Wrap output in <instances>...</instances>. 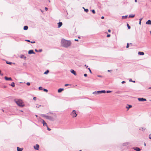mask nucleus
<instances>
[{
	"label": "nucleus",
	"instance_id": "obj_1",
	"mask_svg": "<svg viewBox=\"0 0 151 151\" xmlns=\"http://www.w3.org/2000/svg\"><path fill=\"white\" fill-rule=\"evenodd\" d=\"M71 42L70 40H67L64 39H63L61 41V45L65 47H68L71 45Z\"/></svg>",
	"mask_w": 151,
	"mask_h": 151
},
{
	"label": "nucleus",
	"instance_id": "obj_2",
	"mask_svg": "<svg viewBox=\"0 0 151 151\" xmlns=\"http://www.w3.org/2000/svg\"><path fill=\"white\" fill-rule=\"evenodd\" d=\"M14 101L18 106L20 107H23L24 106V104L21 100L17 99V100L14 99Z\"/></svg>",
	"mask_w": 151,
	"mask_h": 151
},
{
	"label": "nucleus",
	"instance_id": "obj_3",
	"mask_svg": "<svg viewBox=\"0 0 151 151\" xmlns=\"http://www.w3.org/2000/svg\"><path fill=\"white\" fill-rule=\"evenodd\" d=\"M106 91L105 90L99 91H95L93 93V94H99L101 93H105Z\"/></svg>",
	"mask_w": 151,
	"mask_h": 151
},
{
	"label": "nucleus",
	"instance_id": "obj_4",
	"mask_svg": "<svg viewBox=\"0 0 151 151\" xmlns=\"http://www.w3.org/2000/svg\"><path fill=\"white\" fill-rule=\"evenodd\" d=\"M70 114L73 118L75 117L77 115L75 110H73L71 112Z\"/></svg>",
	"mask_w": 151,
	"mask_h": 151
},
{
	"label": "nucleus",
	"instance_id": "obj_5",
	"mask_svg": "<svg viewBox=\"0 0 151 151\" xmlns=\"http://www.w3.org/2000/svg\"><path fill=\"white\" fill-rule=\"evenodd\" d=\"M46 118L50 120L53 121L54 120V118L51 116H46Z\"/></svg>",
	"mask_w": 151,
	"mask_h": 151
},
{
	"label": "nucleus",
	"instance_id": "obj_6",
	"mask_svg": "<svg viewBox=\"0 0 151 151\" xmlns=\"http://www.w3.org/2000/svg\"><path fill=\"white\" fill-rule=\"evenodd\" d=\"M138 100L139 101H146V99H145L143 98H138Z\"/></svg>",
	"mask_w": 151,
	"mask_h": 151
},
{
	"label": "nucleus",
	"instance_id": "obj_7",
	"mask_svg": "<svg viewBox=\"0 0 151 151\" xmlns=\"http://www.w3.org/2000/svg\"><path fill=\"white\" fill-rule=\"evenodd\" d=\"M42 123L43 124V125L44 126H46L47 127V123L45 122V121L43 119H42Z\"/></svg>",
	"mask_w": 151,
	"mask_h": 151
},
{
	"label": "nucleus",
	"instance_id": "obj_8",
	"mask_svg": "<svg viewBox=\"0 0 151 151\" xmlns=\"http://www.w3.org/2000/svg\"><path fill=\"white\" fill-rule=\"evenodd\" d=\"M70 72L72 73L74 75L76 76L77 75V74L76 73V71L73 70L71 69L70 70Z\"/></svg>",
	"mask_w": 151,
	"mask_h": 151
},
{
	"label": "nucleus",
	"instance_id": "obj_9",
	"mask_svg": "<svg viewBox=\"0 0 151 151\" xmlns=\"http://www.w3.org/2000/svg\"><path fill=\"white\" fill-rule=\"evenodd\" d=\"M39 146L38 144H36L35 146H34V147L35 150H38L39 149Z\"/></svg>",
	"mask_w": 151,
	"mask_h": 151
},
{
	"label": "nucleus",
	"instance_id": "obj_10",
	"mask_svg": "<svg viewBox=\"0 0 151 151\" xmlns=\"http://www.w3.org/2000/svg\"><path fill=\"white\" fill-rule=\"evenodd\" d=\"M4 78L6 81H12V80L11 78H8L6 76Z\"/></svg>",
	"mask_w": 151,
	"mask_h": 151
},
{
	"label": "nucleus",
	"instance_id": "obj_11",
	"mask_svg": "<svg viewBox=\"0 0 151 151\" xmlns=\"http://www.w3.org/2000/svg\"><path fill=\"white\" fill-rule=\"evenodd\" d=\"M28 54H35V52L33 51V50H29L28 51Z\"/></svg>",
	"mask_w": 151,
	"mask_h": 151
},
{
	"label": "nucleus",
	"instance_id": "obj_12",
	"mask_svg": "<svg viewBox=\"0 0 151 151\" xmlns=\"http://www.w3.org/2000/svg\"><path fill=\"white\" fill-rule=\"evenodd\" d=\"M58 27L60 28L62 26L63 24L62 22H59L58 23Z\"/></svg>",
	"mask_w": 151,
	"mask_h": 151
},
{
	"label": "nucleus",
	"instance_id": "obj_13",
	"mask_svg": "<svg viewBox=\"0 0 151 151\" xmlns=\"http://www.w3.org/2000/svg\"><path fill=\"white\" fill-rule=\"evenodd\" d=\"M133 149L134 150H136L137 151H140L141 150L139 148V147H135V148H134Z\"/></svg>",
	"mask_w": 151,
	"mask_h": 151
},
{
	"label": "nucleus",
	"instance_id": "obj_14",
	"mask_svg": "<svg viewBox=\"0 0 151 151\" xmlns=\"http://www.w3.org/2000/svg\"><path fill=\"white\" fill-rule=\"evenodd\" d=\"M146 24H150L151 25V21L149 20L146 23Z\"/></svg>",
	"mask_w": 151,
	"mask_h": 151
},
{
	"label": "nucleus",
	"instance_id": "obj_15",
	"mask_svg": "<svg viewBox=\"0 0 151 151\" xmlns=\"http://www.w3.org/2000/svg\"><path fill=\"white\" fill-rule=\"evenodd\" d=\"M20 58H24V59L25 60L26 58V57L24 55H22L20 56Z\"/></svg>",
	"mask_w": 151,
	"mask_h": 151
},
{
	"label": "nucleus",
	"instance_id": "obj_16",
	"mask_svg": "<svg viewBox=\"0 0 151 151\" xmlns=\"http://www.w3.org/2000/svg\"><path fill=\"white\" fill-rule=\"evenodd\" d=\"M138 54L139 55H144V52H138Z\"/></svg>",
	"mask_w": 151,
	"mask_h": 151
},
{
	"label": "nucleus",
	"instance_id": "obj_17",
	"mask_svg": "<svg viewBox=\"0 0 151 151\" xmlns=\"http://www.w3.org/2000/svg\"><path fill=\"white\" fill-rule=\"evenodd\" d=\"M17 151H22L23 149L22 148H20L19 147H17Z\"/></svg>",
	"mask_w": 151,
	"mask_h": 151
},
{
	"label": "nucleus",
	"instance_id": "obj_18",
	"mask_svg": "<svg viewBox=\"0 0 151 151\" xmlns=\"http://www.w3.org/2000/svg\"><path fill=\"white\" fill-rule=\"evenodd\" d=\"M64 90V89L63 88H59L58 90V93H60L61 92L63 91Z\"/></svg>",
	"mask_w": 151,
	"mask_h": 151
},
{
	"label": "nucleus",
	"instance_id": "obj_19",
	"mask_svg": "<svg viewBox=\"0 0 151 151\" xmlns=\"http://www.w3.org/2000/svg\"><path fill=\"white\" fill-rule=\"evenodd\" d=\"M135 14H130L129 15V18H133L134 17Z\"/></svg>",
	"mask_w": 151,
	"mask_h": 151
},
{
	"label": "nucleus",
	"instance_id": "obj_20",
	"mask_svg": "<svg viewBox=\"0 0 151 151\" xmlns=\"http://www.w3.org/2000/svg\"><path fill=\"white\" fill-rule=\"evenodd\" d=\"M28 28V27L27 26H25L24 27V30H27Z\"/></svg>",
	"mask_w": 151,
	"mask_h": 151
},
{
	"label": "nucleus",
	"instance_id": "obj_21",
	"mask_svg": "<svg viewBox=\"0 0 151 151\" xmlns=\"http://www.w3.org/2000/svg\"><path fill=\"white\" fill-rule=\"evenodd\" d=\"M128 142H125L123 144V145L124 146H127L128 145Z\"/></svg>",
	"mask_w": 151,
	"mask_h": 151
},
{
	"label": "nucleus",
	"instance_id": "obj_22",
	"mask_svg": "<svg viewBox=\"0 0 151 151\" xmlns=\"http://www.w3.org/2000/svg\"><path fill=\"white\" fill-rule=\"evenodd\" d=\"M13 87H14L15 86L14 83V82H12L10 85Z\"/></svg>",
	"mask_w": 151,
	"mask_h": 151
},
{
	"label": "nucleus",
	"instance_id": "obj_23",
	"mask_svg": "<svg viewBox=\"0 0 151 151\" xmlns=\"http://www.w3.org/2000/svg\"><path fill=\"white\" fill-rule=\"evenodd\" d=\"M128 106H126V108H127L128 109H129V108L132 107V106L131 105H128Z\"/></svg>",
	"mask_w": 151,
	"mask_h": 151
},
{
	"label": "nucleus",
	"instance_id": "obj_24",
	"mask_svg": "<svg viewBox=\"0 0 151 151\" xmlns=\"http://www.w3.org/2000/svg\"><path fill=\"white\" fill-rule=\"evenodd\" d=\"M145 128L142 127H141V128L139 129L140 130L141 129L142 131H144V130H145Z\"/></svg>",
	"mask_w": 151,
	"mask_h": 151
},
{
	"label": "nucleus",
	"instance_id": "obj_25",
	"mask_svg": "<svg viewBox=\"0 0 151 151\" xmlns=\"http://www.w3.org/2000/svg\"><path fill=\"white\" fill-rule=\"evenodd\" d=\"M49 70H47L45 72H44V74H47L49 73Z\"/></svg>",
	"mask_w": 151,
	"mask_h": 151
},
{
	"label": "nucleus",
	"instance_id": "obj_26",
	"mask_svg": "<svg viewBox=\"0 0 151 151\" xmlns=\"http://www.w3.org/2000/svg\"><path fill=\"white\" fill-rule=\"evenodd\" d=\"M6 63L7 64L11 65L12 63L11 62H9L8 61H6Z\"/></svg>",
	"mask_w": 151,
	"mask_h": 151
},
{
	"label": "nucleus",
	"instance_id": "obj_27",
	"mask_svg": "<svg viewBox=\"0 0 151 151\" xmlns=\"http://www.w3.org/2000/svg\"><path fill=\"white\" fill-rule=\"evenodd\" d=\"M127 16H128L127 15H126V16H122V19H124V17L125 18H126L127 17Z\"/></svg>",
	"mask_w": 151,
	"mask_h": 151
},
{
	"label": "nucleus",
	"instance_id": "obj_28",
	"mask_svg": "<svg viewBox=\"0 0 151 151\" xmlns=\"http://www.w3.org/2000/svg\"><path fill=\"white\" fill-rule=\"evenodd\" d=\"M84 11L86 12H88V9H84Z\"/></svg>",
	"mask_w": 151,
	"mask_h": 151
},
{
	"label": "nucleus",
	"instance_id": "obj_29",
	"mask_svg": "<svg viewBox=\"0 0 151 151\" xmlns=\"http://www.w3.org/2000/svg\"><path fill=\"white\" fill-rule=\"evenodd\" d=\"M127 26L128 27V28L129 29H130L131 28L130 26L128 24H127Z\"/></svg>",
	"mask_w": 151,
	"mask_h": 151
},
{
	"label": "nucleus",
	"instance_id": "obj_30",
	"mask_svg": "<svg viewBox=\"0 0 151 151\" xmlns=\"http://www.w3.org/2000/svg\"><path fill=\"white\" fill-rule=\"evenodd\" d=\"M92 13L93 14H95V11L94 10V9H93L92 10Z\"/></svg>",
	"mask_w": 151,
	"mask_h": 151
},
{
	"label": "nucleus",
	"instance_id": "obj_31",
	"mask_svg": "<svg viewBox=\"0 0 151 151\" xmlns=\"http://www.w3.org/2000/svg\"><path fill=\"white\" fill-rule=\"evenodd\" d=\"M39 89L40 90H42V87L40 86V87H39Z\"/></svg>",
	"mask_w": 151,
	"mask_h": 151
},
{
	"label": "nucleus",
	"instance_id": "obj_32",
	"mask_svg": "<svg viewBox=\"0 0 151 151\" xmlns=\"http://www.w3.org/2000/svg\"><path fill=\"white\" fill-rule=\"evenodd\" d=\"M41 106L40 105H39L38 104H37L36 106V107L37 108H39Z\"/></svg>",
	"mask_w": 151,
	"mask_h": 151
},
{
	"label": "nucleus",
	"instance_id": "obj_33",
	"mask_svg": "<svg viewBox=\"0 0 151 151\" xmlns=\"http://www.w3.org/2000/svg\"><path fill=\"white\" fill-rule=\"evenodd\" d=\"M42 116L43 117H45L46 118V116H47L46 115H45V114H42Z\"/></svg>",
	"mask_w": 151,
	"mask_h": 151
},
{
	"label": "nucleus",
	"instance_id": "obj_34",
	"mask_svg": "<svg viewBox=\"0 0 151 151\" xmlns=\"http://www.w3.org/2000/svg\"><path fill=\"white\" fill-rule=\"evenodd\" d=\"M43 91H45L46 92H48V90L47 89H43Z\"/></svg>",
	"mask_w": 151,
	"mask_h": 151
},
{
	"label": "nucleus",
	"instance_id": "obj_35",
	"mask_svg": "<svg viewBox=\"0 0 151 151\" xmlns=\"http://www.w3.org/2000/svg\"><path fill=\"white\" fill-rule=\"evenodd\" d=\"M129 47V43H127V46H126V48H128Z\"/></svg>",
	"mask_w": 151,
	"mask_h": 151
},
{
	"label": "nucleus",
	"instance_id": "obj_36",
	"mask_svg": "<svg viewBox=\"0 0 151 151\" xmlns=\"http://www.w3.org/2000/svg\"><path fill=\"white\" fill-rule=\"evenodd\" d=\"M111 91H106V92L107 93H109L111 92Z\"/></svg>",
	"mask_w": 151,
	"mask_h": 151
},
{
	"label": "nucleus",
	"instance_id": "obj_37",
	"mask_svg": "<svg viewBox=\"0 0 151 151\" xmlns=\"http://www.w3.org/2000/svg\"><path fill=\"white\" fill-rule=\"evenodd\" d=\"M88 69L89 70V72H90L91 73H92V72L91 71V70L90 69V68H88Z\"/></svg>",
	"mask_w": 151,
	"mask_h": 151
},
{
	"label": "nucleus",
	"instance_id": "obj_38",
	"mask_svg": "<svg viewBox=\"0 0 151 151\" xmlns=\"http://www.w3.org/2000/svg\"><path fill=\"white\" fill-rule=\"evenodd\" d=\"M149 139H151V134H150L149 135Z\"/></svg>",
	"mask_w": 151,
	"mask_h": 151
},
{
	"label": "nucleus",
	"instance_id": "obj_39",
	"mask_svg": "<svg viewBox=\"0 0 151 151\" xmlns=\"http://www.w3.org/2000/svg\"><path fill=\"white\" fill-rule=\"evenodd\" d=\"M27 85H28V86H29V85H30V83L29 82H27Z\"/></svg>",
	"mask_w": 151,
	"mask_h": 151
},
{
	"label": "nucleus",
	"instance_id": "obj_40",
	"mask_svg": "<svg viewBox=\"0 0 151 151\" xmlns=\"http://www.w3.org/2000/svg\"><path fill=\"white\" fill-rule=\"evenodd\" d=\"M112 71V70H108V72H111Z\"/></svg>",
	"mask_w": 151,
	"mask_h": 151
},
{
	"label": "nucleus",
	"instance_id": "obj_41",
	"mask_svg": "<svg viewBox=\"0 0 151 151\" xmlns=\"http://www.w3.org/2000/svg\"><path fill=\"white\" fill-rule=\"evenodd\" d=\"M111 35L110 34H108L107 36V37H109Z\"/></svg>",
	"mask_w": 151,
	"mask_h": 151
},
{
	"label": "nucleus",
	"instance_id": "obj_42",
	"mask_svg": "<svg viewBox=\"0 0 151 151\" xmlns=\"http://www.w3.org/2000/svg\"><path fill=\"white\" fill-rule=\"evenodd\" d=\"M47 129L48 130L50 131L51 130V129H50L48 127H47Z\"/></svg>",
	"mask_w": 151,
	"mask_h": 151
},
{
	"label": "nucleus",
	"instance_id": "obj_43",
	"mask_svg": "<svg viewBox=\"0 0 151 151\" xmlns=\"http://www.w3.org/2000/svg\"><path fill=\"white\" fill-rule=\"evenodd\" d=\"M69 85L68 84H65V86H69Z\"/></svg>",
	"mask_w": 151,
	"mask_h": 151
},
{
	"label": "nucleus",
	"instance_id": "obj_44",
	"mask_svg": "<svg viewBox=\"0 0 151 151\" xmlns=\"http://www.w3.org/2000/svg\"><path fill=\"white\" fill-rule=\"evenodd\" d=\"M87 75L86 74H84V76L85 77H86L87 76Z\"/></svg>",
	"mask_w": 151,
	"mask_h": 151
},
{
	"label": "nucleus",
	"instance_id": "obj_45",
	"mask_svg": "<svg viewBox=\"0 0 151 151\" xmlns=\"http://www.w3.org/2000/svg\"><path fill=\"white\" fill-rule=\"evenodd\" d=\"M25 41H27V42H30V41L29 40H25Z\"/></svg>",
	"mask_w": 151,
	"mask_h": 151
},
{
	"label": "nucleus",
	"instance_id": "obj_46",
	"mask_svg": "<svg viewBox=\"0 0 151 151\" xmlns=\"http://www.w3.org/2000/svg\"><path fill=\"white\" fill-rule=\"evenodd\" d=\"M33 99L34 100H36V97H34Z\"/></svg>",
	"mask_w": 151,
	"mask_h": 151
},
{
	"label": "nucleus",
	"instance_id": "obj_47",
	"mask_svg": "<svg viewBox=\"0 0 151 151\" xmlns=\"http://www.w3.org/2000/svg\"><path fill=\"white\" fill-rule=\"evenodd\" d=\"M125 83V81H122V84L124 83Z\"/></svg>",
	"mask_w": 151,
	"mask_h": 151
},
{
	"label": "nucleus",
	"instance_id": "obj_48",
	"mask_svg": "<svg viewBox=\"0 0 151 151\" xmlns=\"http://www.w3.org/2000/svg\"><path fill=\"white\" fill-rule=\"evenodd\" d=\"M45 9L46 11H47V10L48 9L47 7H45Z\"/></svg>",
	"mask_w": 151,
	"mask_h": 151
},
{
	"label": "nucleus",
	"instance_id": "obj_49",
	"mask_svg": "<svg viewBox=\"0 0 151 151\" xmlns=\"http://www.w3.org/2000/svg\"><path fill=\"white\" fill-rule=\"evenodd\" d=\"M35 42V41H32L31 43H34Z\"/></svg>",
	"mask_w": 151,
	"mask_h": 151
},
{
	"label": "nucleus",
	"instance_id": "obj_50",
	"mask_svg": "<svg viewBox=\"0 0 151 151\" xmlns=\"http://www.w3.org/2000/svg\"><path fill=\"white\" fill-rule=\"evenodd\" d=\"M42 51V49H40L39 50V52H41Z\"/></svg>",
	"mask_w": 151,
	"mask_h": 151
},
{
	"label": "nucleus",
	"instance_id": "obj_51",
	"mask_svg": "<svg viewBox=\"0 0 151 151\" xmlns=\"http://www.w3.org/2000/svg\"><path fill=\"white\" fill-rule=\"evenodd\" d=\"M108 31L109 32H111V30L110 29H109L108 30Z\"/></svg>",
	"mask_w": 151,
	"mask_h": 151
},
{
	"label": "nucleus",
	"instance_id": "obj_52",
	"mask_svg": "<svg viewBox=\"0 0 151 151\" xmlns=\"http://www.w3.org/2000/svg\"><path fill=\"white\" fill-rule=\"evenodd\" d=\"M75 41H78V39H75Z\"/></svg>",
	"mask_w": 151,
	"mask_h": 151
},
{
	"label": "nucleus",
	"instance_id": "obj_53",
	"mask_svg": "<svg viewBox=\"0 0 151 151\" xmlns=\"http://www.w3.org/2000/svg\"><path fill=\"white\" fill-rule=\"evenodd\" d=\"M142 19V18H141L140 19H139V21H141Z\"/></svg>",
	"mask_w": 151,
	"mask_h": 151
},
{
	"label": "nucleus",
	"instance_id": "obj_54",
	"mask_svg": "<svg viewBox=\"0 0 151 151\" xmlns=\"http://www.w3.org/2000/svg\"><path fill=\"white\" fill-rule=\"evenodd\" d=\"M98 76L99 77H101L102 76L100 75H98Z\"/></svg>",
	"mask_w": 151,
	"mask_h": 151
},
{
	"label": "nucleus",
	"instance_id": "obj_55",
	"mask_svg": "<svg viewBox=\"0 0 151 151\" xmlns=\"http://www.w3.org/2000/svg\"><path fill=\"white\" fill-rule=\"evenodd\" d=\"M101 19H104V17L103 16H102L101 17Z\"/></svg>",
	"mask_w": 151,
	"mask_h": 151
},
{
	"label": "nucleus",
	"instance_id": "obj_56",
	"mask_svg": "<svg viewBox=\"0 0 151 151\" xmlns=\"http://www.w3.org/2000/svg\"><path fill=\"white\" fill-rule=\"evenodd\" d=\"M35 50L36 52H38V51L37 49H35Z\"/></svg>",
	"mask_w": 151,
	"mask_h": 151
},
{
	"label": "nucleus",
	"instance_id": "obj_57",
	"mask_svg": "<svg viewBox=\"0 0 151 151\" xmlns=\"http://www.w3.org/2000/svg\"><path fill=\"white\" fill-rule=\"evenodd\" d=\"M139 24L141 25V21H139Z\"/></svg>",
	"mask_w": 151,
	"mask_h": 151
},
{
	"label": "nucleus",
	"instance_id": "obj_58",
	"mask_svg": "<svg viewBox=\"0 0 151 151\" xmlns=\"http://www.w3.org/2000/svg\"><path fill=\"white\" fill-rule=\"evenodd\" d=\"M129 81H132V80L131 79H130L129 80Z\"/></svg>",
	"mask_w": 151,
	"mask_h": 151
},
{
	"label": "nucleus",
	"instance_id": "obj_59",
	"mask_svg": "<svg viewBox=\"0 0 151 151\" xmlns=\"http://www.w3.org/2000/svg\"><path fill=\"white\" fill-rule=\"evenodd\" d=\"M135 1V2H137V0H135V1Z\"/></svg>",
	"mask_w": 151,
	"mask_h": 151
},
{
	"label": "nucleus",
	"instance_id": "obj_60",
	"mask_svg": "<svg viewBox=\"0 0 151 151\" xmlns=\"http://www.w3.org/2000/svg\"><path fill=\"white\" fill-rule=\"evenodd\" d=\"M149 88V89H151V87H149V88Z\"/></svg>",
	"mask_w": 151,
	"mask_h": 151
},
{
	"label": "nucleus",
	"instance_id": "obj_61",
	"mask_svg": "<svg viewBox=\"0 0 151 151\" xmlns=\"http://www.w3.org/2000/svg\"><path fill=\"white\" fill-rule=\"evenodd\" d=\"M129 44H130V45H132V43H130Z\"/></svg>",
	"mask_w": 151,
	"mask_h": 151
},
{
	"label": "nucleus",
	"instance_id": "obj_62",
	"mask_svg": "<svg viewBox=\"0 0 151 151\" xmlns=\"http://www.w3.org/2000/svg\"><path fill=\"white\" fill-rule=\"evenodd\" d=\"M132 82H135V81H132Z\"/></svg>",
	"mask_w": 151,
	"mask_h": 151
},
{
	"label": "nucleus",
	"instance_id": "obj_63",
	"mask_svg": "<svg viewBox=\"0 0 151 151\" xmlns=\"http://www.w3.org/2000/svg\"><path fill=\"white\" fill-rule=\"evenodd\" d=\"M41 12H43V11H42L41 10Z\"/></svg>",
	"mask_w": 151,
	"mask_h": 151
},
{
	"label": "nucleus",
	"instance_id": "obj_64",
	"mask_svg": "<svg viewBox=\"0 0 151 151\" xmlns=\"http://www.w3.org/2000/svg\"><path fill=\"white\" fill-rule=\"evenodd\" d=\"M150 34H151V31H150Z\"/></svg>",
	"mask_w": 151,
	"mask_h": 151
}]
</instances>
